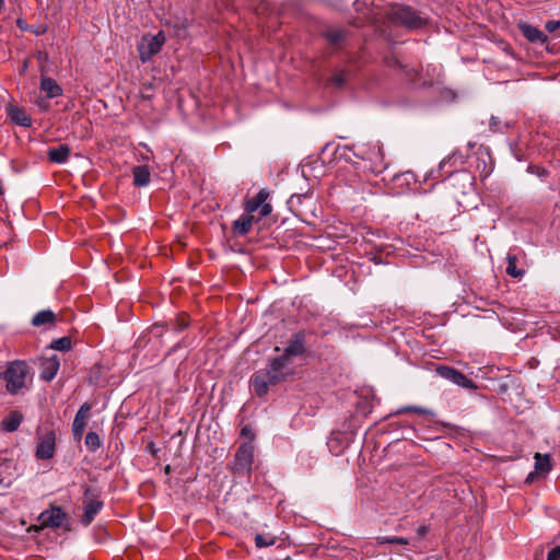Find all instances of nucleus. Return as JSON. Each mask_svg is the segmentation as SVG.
Masks as SVG:
<instances>
[{"label":"nucleus","mask_w":560,"mask_h":560,"mask_svg":"<svg viewBox=\"0 0 560 560\" xmlns=\"http://www.w3.org/2000/svg\"><path fill=\"white\" fill-rule=\"evenodd\" d=\"M165 472H166V474H170V472H171V466H170V465H167V466L165 467Z\"/></svg>","instance_id":"51"},{"label":"nucleus","mask_w":560,"mask_h":560,"mask_svg":"<svg viewBox=\"0 0 560 560\" xmlns=\"http://www.w3.org/2000/svg\"><path fill=\"white\" fill-rule=\"evenodd\" d=\"M57 434L51 425L38 428L36 431L35 457L38 460H47L55 456Z\"/></svg>","instance_id":"5"},{"label":"nucleus","mask_w":560,"mask_h":560,"mask_svg":"<svg viewBox=\"0 0 560 560\" xmlns=\"http://www.w3.org/2000/svg\"><path fill=\"white\" fill-rule=\"evenodd\" d=\"M325 36L330 44L338 45L343 39L345 33L341 30H330Z\"/></svg>","instance_id":"32"},{"label":"nucleus","mask_w":560,"mask_h":560,"mask_svg":"<svg viewBox=\"0 0 560 560\" xmlns=\"http://www.w3.org/2000/svg\"><path fill=\"white\" fill-rule=\"evenodd\" d=\"M104 502L100 500V491L92 487L84 490L83 509L84 513L81 523L89 526L95 518L96 514L103 509Z\"/></svg>","instance_id":"9"},{"label":"nucleus","mask_w":560,"mask_h":560,"mask_svg":"<svg viewBox=\"0 0 560 560\" xmlns=\"http://www.w3.org/2000/svg\"><path fill=\"white\" fill-rule=\"evenodd\" d=\"M388 20L408 30H421L428 24V18L421 12L406 4H394L387 12Z\"/></svg>","instance_id":"4"},{"label":"nucleus","mask_w":560,"mask_h":560,"mask_svg":"<svg viewBox=\"0 0 560 560\" xmlns=\"http://www.w3.org/2000/svg\"><path fill=\"white\" fill-rule=\"evenodd\" d=\"M376 544L377 545H386V544H389V545H408L409 541L407 538H404V537H397V536H393V537H385V536H382V537H376Z\"/></svg>","instance_id":"30"},{"label":"nucleus","mask_w":560,"mask_h":560,"mask_svg":"<svg viewBox=\"0 0 560 560\" xmlns=\"http://www.w3.org/2000/svg\"><path fill=\"white\" fill-rule=\"evenodd\" d=\"M560 559V546L552 548L547 556V560H559Z\"/></svg>","instance_id":"35"},{"label":"nucleus","mask_w":560,"mask_h":560,"mask_svg":"<svg viewBox=\"0 0 560 560\" xmlns=\"http://www.w3.org/2000/svg\"><path fill=\"white\" fill-rule=\"evenodd\" d=\"M92 409V404L84 402L78 410L73 423H72V434L75 441H80L83 436L84 429L86 425V420L90 417V412Z\"/></svg>","instance_id":"13"},{"label":"nucleus","mask_w":560,"mask_h":560,"mask_svg":"<svg viewBox=\"0 0 560 560\" xmlns=\"http://www.w3.org/2000/svg\"><path fill=\"white\" fill-rule=\"evenodd\" d=\"M3 380L5 381L8 393L18 395L27 389V383L32 381L31 368L25 361H12L3 371Z\"/></svg>","instance_id":"3"},{"label":"nucleus","mask_w":560,"mask_h":560,"mask_svg":"<svg viewBox=\"0 0 560 560\" xmlns=\"http://www.w3.org/2000/svg\"><path fill=\"white\" fill-rule=\"evenodd\" d=\"M521 142H513V144L511 145V150L513 151L515 158L518 160V161H522L523 160V156L520 155L517 152H516V149L518 147Z\"/></svg>","instance_id":"41"},{"label":"nucleus","mask_w":560,"mask_h":560,"mask_svg":"<svg viewBox=\"0 0 560 560\" xmlns=\"http://www.w3.org/2000/svg\"><path fill=\"white\" fill-rule=\"evenodd\" d=\"M43 529H45V527H39V523H38V524L31 525V526L28 527L27 532H30V533H31V532H36V533H38V532H40V530H43Z\"/></svg>","instance_id":"44"},{"label":"nucleus","mask_w":560,"mask_h":560,"mask_svg":"<svg viewBox=\"0 0 560 560\" xmlns=\"http://www.w3.org/2000/svg\"><path fill=\"white\" fill-rule=\"evenodd\" d=\"M546 30L549 32V33H552L555 31H557L558 28H560V21H548L545 25Z\"/></svg>","instance_id":"36"},{"label":"nucleus","mask_w":560,"mask_h":560,"mask_svg":"<svg viewBox=\"0 0 560 560\" xmlns=\"http://www.w3.org/2000/svg\"><path fill=\"white\" fill-rule=\"evenodd\" d=\"M270 194L267 189H260L256 196L246 200L245 202V211L254 213L259 209V219L269 215L272 211V207L267 202Z\"/></svg>","instance_id":"12"},{"label":"nucleus","mask_w":560,"mask_h":560,"mask_svg":"<svg viewBox=\"0 0 560 560\" xmlns=\"http://www.w3.org/2000/svg\"><path fill=\"white\" fill-rule=\"evenodd\" d=\"M49 347L54 350L66 352L72 349V339L69 336H65L52 340Z\"/></svg>","instance_id":"27"},{"label":"nucleus","mask_w":560,"mask_h":560,"mask_svg":"<svg viewBox=\"0 0 560 560\" xmlns=\"http://www.w3.org/2000/svg\"><path fill=\"white\" fill-rule=\"evenodd\" d=\"M518 28L521 30L524 37H526L532 43L545 44L548 40V37L544 32L528 23H520Z\"/></svg>","instance_id":"20"},{"label":"nucleus","mask_w":560,"mask_h":560,"mask_svg":"<svg viewBox=\"0 0 560 560\" xmlns=\"http://www.w3.org/2000/svg\"><path fill=\"white\" fill-rule=\"evenodd\" d=\"M506 389H508V386H506V385H502V386H501V390H502V392H505Z\"/></svg>","instance_id":"52"},{"label":"nucleus","mask_w":560,"mask_h":560,"mask_svg":"<svg viewBox=\"0 0 560 560\" xmlns=\"http://www.w3.org/2000/svg\"><path fill=\"white\" fill-rule=\"evenodd\" d=\"M458 175L464 182L468 183L469 185H471L472 183V177L467 173V172H456L455 170H450L446 172V177H450L452 175Z\"/></svg>","instance_id":"34"},{"label":"nucleus","mask_w":560,"mask_h":560,"mask_svg":"<svg viewBox=\"0 0 560 560\" xmlns=\"http://www.w3.org/2000/svg\"><path fill=\"white\" fill-rule=\"evenodd\" d=\"M140 145L147 151V153H143L141 151H139V156L140 159L142 160H149L150 159V155L149 154H152V151L148 148V145L143 142H140Z\"/></svg>","instance_id":"37"},{"label":"nucleus","mask_w":560,"mask_h":560,"mask_svg":"<svg viewBox=\"0 0 560 560\" xmlns=\"http://www.w3.org/2000/svg\"><path fill=\"white\" fill-rule=\"evenodd\" d=\"M38 106H40V107H43V108H46V107H47V105H46L43 101L38 102Z\"/></svg>","instance_id":"50"},{"label":"nucleus","mask_w":560,"mask_h":560,"mask_svg":"<svg viewBox=\"0 0 560 560\" xmlns=\"http://www.w3.org/2000/svg\"><path fill=\"white\" fill-rule=\"evenodd\" d=\"M254 463V447L250 444L244 443L240 445L235 455L234 462L231 466L232 474L238 477L249 476Z\"/></svg>","instance_id":"8"},{"label":"nucleus","mask_w":560,"mask_h":560,"mask_svg":"<svg viewBox=\"0 0 560 560\" xmlns=\"http://www.w3.org/2000/svg\"><path fill=\"white\" fill-rule=\"evenodd\" d=\"M254 540L255 546L260 549L275 545L276 537L271 535L257 534Z\"/></svg>","instance_id":"31"},{"label":"nucleus","mask_w":560,"mask_h":560,"mask_svg":"<svg viewBox=\"0 0 560 560\" xmlns=\"http://www.w3.org/2000/svg\"><path fill=\"white\" fill-rule=\"evenodd\" d=\"M343 77L341 74H337L332 78V82L334 84H336L337 86H341L343 84Z\"/></svg>","instance_id":"40"},{"label":"nucleus","mask_w":560,"mask_h":560,"mask_svg":"<svg viewBox=\"0 0 560 560\" xmlns=\"http://www.w3.org/2000/svg\"><path fill=\"white\" fill-rule=\"evenodd\" d=\"M338 144L339 143L336 142H326L320 152L322 160L324 162H337V160H334V148H336Z\"/></svg>","instance_id":"29"},{"label":"nucleus","mask_w":560,"mask_h":560,"mask_svg":"<svg viewBox=\"0 0 560 560\" xmlns=\"http://www.w3.org/2000/svg\"><path fill=\"white\" fill-rule=\"evenodd\" d=\"M68 514L60 506L50 505L49 509L43 511L37 521L39 522V527L45 528H60L68 530Z\"/></svg>","instance_id":"10"},{"label":"nucleus","mask_w":560,"mask_h":560,"mask_svg":"<svg viewBox=\"0 0 560 560\" xmlns=\"http://www.w3.org/2000/svg\"><path fill=\"white\" fill-rule=\"evenodd\" d=\"M36 35H42L46 32V28L45 27H38L36 30L33 31Z\"/></svg>","instance_id":"47"},{"label":"nucleus","mask_w":560,"mask_h":560,"mask_svg":"<svg viewBox=\"0 0 560 560\" xmlns=\"http://www.w3.org/2000/svg\"><path fill=\"white\" fill-rule=\"evenodd\" d=\"M241 434H242V435H250L252 438L254 436V434H252V432H250V429H248V428H246V427H244V428L242 429Z\"/></svg>","instance_id":"46"},{"label":"nucleus","mask_w":560,"mask_h":560,"mask_svg":"<svg viewBox=\"0 0 560 560\" xmlns=\"http://www.w3.org/2000/svg\"><path fill=\"white\" fill-rule=\"evenodd\" d=\"M534 459L535 470L538 474H547L551 470V458L549 454L536 453Z\"/></svg>","instance_id":"24"},{"label":"nucleus","mask_w":560,"mask_h":560,"mask_svg":"<svg viewBox=\"0 0 560 560\" xmlns=\"http://www.w3.org/2000/svg\"><path fill=\"white\" fill-rule=\"evenodd\" d=\"M166 42L163 31L156 34H145L138 44L139 58L142 62H148L153 56L159 54Z\"/></svg>","instance_id":"7"},{"label":"nucleus","mask_w":560,"mask_h":560,"mask_svg":"<svg viewBox=\"0 0 560 560\" xmlns=\"http://www.w3.org/2000/svg\"><path fill=\"white\" fill-rule=\"evenodd\" d=\"M3 378V372H0V380Z\"/></svg>","instance_id":"54"},{"label":"nucleus","mask_w":560,"mask_h":560,"mask_svg":"<svg viewBox=\"0 0 560 560\" xmlns=\"http://www.w3.org/2000/svg\"><path fill=\"white\" fill-rule=\"evenodd\" d=\"M92 409V404L84 402L78 410L73 423H72V434L75 441H80L83 436L84 429L86 425V420L90 417V412Z\"/></svg>","instance_id":"14"},{"label":"nucleus","mask_w":560,"mask_h":560,"mask_svg":"<svg viewBox=\"0 0 560 560\" xmlns=\"http://www.w3.org/2000/svg\"><path fill=\"white\" fill-rule=\"evenodd\" d=\"M433 177H434V179H440V180H442V178H440V176H433Z\"/></svg>","instance_id":"53"},{"label":"nucleus","mask_w":560,"mask_h":560,"mask_svg":"<svg viewBox=\"0 0 560 560\" xmlns=\"http://www.w3.org/2000/svg\"><path fill=\"white\" fill-rule=\"evenodd\" d=\"M306 331L299 330L293 334L284 348L283 353L269 361L268 368L256 371L250 377V386L256 396L265 397L270 386L278 385L285 381L287 373L284 369L291 363L292 357L303 355L305 348Z\"/></svg>","instance_id":"1"},{"label":"nucleus","mask_w":560,"mask_h":560,"mask_svg":"<svg viewBox=\"0 0 560 560\" xmlns=\"http://www.w3.org/2000/svg\"><path fill=\"white\" fill-rule=\"evenodd\" d=\"M258 219H255L254 213L244 212L237 220H235L232 224V231L235 235L244 236L246 235L253 226L254 222H257Z\"/></svg>","instance_id":"17"},{"label":"nucleus","mask_w":560,"mask_h":560,"mask_svg":"<svg viewBox=\"0 0 560 560\" xmlns=\"http://www.w3.org/2000/svg\"><path fill=\"white\" fill-rule=\"evenodd\" d=\"M133 185L144 187L150 183V170L147 165H137L132 167Z\"/></svg>","instance_id":"21"},{"label":"nucleus","mask_w":560,"mask_h":560,"mask_svg":"<svg viewBox=\"0 0 560 560\" xmlns=\"http://www.w3.org/2000/svg\"><path fill=\"white\" fill-rule=\"evenodd\" d=\"M24 416L19 410H12L5 418L0 422V429L3 432H14L19 429L23 422Z\"/></svg>","instance_id":"19"},{"label":"nucleus","mask_w":560,"mask_h":560,"mask_svg":"<svg viewBox=\"0 0 560 560\" xmlns=\"http://www.w3.org/2000/svg\"><path fill=\"white\" fill-rule=\"evenodd\" d=\"M498 124H499V122L497 121V119H495L494 117H492V118H491V120H490V127H491V129L497 130V129H498V127H497V126H498Z\"/></svg>","instance_id":"45"},{"label":"nucleus","mask_w":560,"mask_h":560,"mask_svg":"<svg viewBox=\"0 0 560 560\" xmlns=\"http://www.w3.org/2000/svg\"><path fill=\"white\" fill-rule=\"evenodd\" d=\"M537 475H538V472L536 470L533 471V472H529L528 476L526 477L525 482L526 483H532Z\"/></svg>","instance_id":"43"},{"label":"nucleus","mask_w":560,"mask_h":560,"mask_svg":"<svg viewBox=\"0 0 560 560\" xmlns=\"http://www.w3.org/2000/svg\"><path fill=\"white\" fill-rule=\"evenodd\" d=\"M85 445L91 452H95L102 446V441L96 432H89L85 435Z\"/></svg>","instance_id":"28"},{"label":"nucleus","mask_w":560,"mask_h":560,"mask_svg":"<svg viewBox=\"0 0 560 560\" xmlns=\"http://www.w3.org/2000/svg\"><path fill=\"white\" fill-rule=\"evenodd\" d=\"M5 113L10 120L15 125L22 127H30L32 124V118L26 112V109L14 103H10L7 105Z\"/></svg>","instance_id":"15"},{"label":"nucleus","mask_w":560,"mask_h":560,"mask_svg":"<svg viewBox=\"0 0 560 560\" xmlns=\"http://www.w3.org/2000/svg\"><path fill=\"white\" fill-rule=\"evenodd\" d=\"M508 260V267H506V273L513 278H521L524 275L523 269H518L517 264V257L515 255L509 254L506 257Z\"/></svg>","instance_id":"26"},{"label":"nucleus","mask_w":560,"mask_h":560,"mask_svg":"<svg viewBox=\"0 0 560 560\" xmlns=\"http://www.w3.org/2000/svg\"><path fill=\"white\" fill-rule=\"evenodd\" d=\"M430 530V527L427 526V525H421L420 527H418L417 529V535L420 537V538H423L427 536V534L429 533Z\"/></svg>","instance_id":"38"},{"label":"nucleus","mask_w":560,"mask_h":560,"mask_svg":"<svg viewBox=\"0 0 560 560\" xmlns=\"http://www.w3.org/2000/svg\"><path fill=\"white\" fill-rule=\"evenodd\" d=\"M539 176H544L547 174V171L545 168H539V172L537 173Z\"/></svg>","instance_id":"49"},{"label":"nucleus","mask_w":560,"mask_h":560,"mask_svg":"<svg viewBox=\"0 0 560 560\" xmlns=\"http://www.w3.org/2000/svg\"><path fill=\"white\" fill-rule=\"evenodd\" d=\"M435 372L439 376L447 380L466 389H477L478 386L472 380L468 378L464 373L456 370L453 366L440 364L435 368Z\"/></svg>","instance_id":"11"},{"label":"nucleus","mask_w":560,"mask_h":560,"mask_svg":"<svg viewBox=\"0 0 560 560\" xmlns=\"http://www.w3.org/2000/svg\"><path fill=\"white\" fill-rule=\"evenodd\" d=\"M397 413H417V415H433L431 410L419 406H407L397 411Z\"/></svg>","instance_id":"33"},{"label":"nucleus","mask_w":560,"mask_h":560,"mask_svg":"<svg viewBox=\"0 0 560 560\" xmlns=\"http://www.w3.org/2000/svg\"><path fill=\"white\" fill-rule=\"evenodd\" d=\"M40 91L46 94L48 98H54L62 93V89L51 78H42Z\"/></svg>","instance_id":"23"},{"label":"nucleus","mask_w":560,"mask_h":560,"mask_svg":"<svg viewBox=\"0 0 560 560\" xmlns=\"http://www.w3.org/2000/svg\"><path fill=\"white\" fill-rule=\"evenodd\" d=\"M369 150L364 142H352L348 144H338L334 148V160L345 161L357 164L360 160H366Z\"/></svg>","instance_id":"6"},{"label":"nucleus","mask_w":560,"mask_h":560,"mask_svg":"<svg viewBox=\"0 0 560 560\" xmlns=\"http://www.w3.org/2000/svg\"><path fill=\"white\" fill-rule=\"evenodd\" d=\"M56 314L50 310H43L37 312L32 318V325L34 327H40L44 325L54 326L56 324Z\"/></svg>","instance_id":"22"},{"label":"nucleus","mask_w":560,"mask_h":560,"mask_svg":"<svg viewBox=\"0 0 560 560\" xmlns=\"http://www.w3.org/2000/svg\"><path fill=\"white\" fill-rule=\"evenodd\" d=\"M189 326V316L187 314H179L175 320L166 323L164 327L166 330L180 332Z\"/></svg>","instance_id":"25"},{"label":"nucleus","mask_w":560,"mask_h":560,"mask_svg":"<svg viewBox=\"0 0 560 560\" xmlns=\"http://www.w3.org/2000/svg\"><path fill=\"white\" fill-rule=\"evenodd\" d=\"M534 560H544V549H542V547L538 548L535 551Z\"/></svg>","instance_id":"42"},{"label":"nucleus","mask_w":560,"mask_h":560,"mask_svg":"<svg viewBox=\"0 0 560 560\" xmlns=\"http://www.w3.org/2000/svg\"><path fill=\"white\" fill-rule=\"evenodd\" d=\"M46 154L50 163L63 164L68 161L71 154V148L68 144H60L55 148H49Z\"/></svg>","instance_id":"18"},{"label":"nucleus","mask_w":560,"mask_h":560,"mask_svg":"<svg viewBox=\"0 0 560 560\" xmlns=\"http://www.w3.org/2000/svg\"><path fill=\"white\" fill-rule=\"evenodd\" d=\"M59 366L60 361L57 355L43 359L40 362V378L45 382H50L57 375Z\"/></svg>","instance_id":"16"},{"label":"nucleus","mask_w":560,"mask_h":560,"mask_svg":"<svg viewBox=\"0 0 560 560\" xmlns=\"http://www.w3.org/2000/svg\"><path fill=\"white\" fill-rule=\"evenodd\" d=\"M16 26L21 30V31H30V26L28 24L26 23L25 20L23 19H18L16 20Z\"/></svg>","instance_id":"39"},{"label":"nucleus","mask_w":560,"mask_h":560,"mask_svg":"<svg viewBox=\"0 0 560 560\" xmlns=\"http://www.w3.org/2000/svg\"><path fill=\"white\" fill-rule=\"evenodd\" d=\"M470 159L476 160L477 168H480V163H482L483 172L486 174L490 172V170H487V159H491L489 149L483 144H478L477 142H467L464 148L456 150L441 161L438 173H441L446 165L454 167L463 166Z\"/></svg>","instance_id":"2"},{"label":"nucleus","mask_w":560,"mask_h":560,"mask_svg":"<svg viewBox=\"0 0 560 560\" xmlns=\"http://www.w3.org/2000/svg\"><path fill=\"white\" fill-rule=\"evenodd\" d=\"M388 65L389 66L395 65V66H398L399 68H401L400 62L396 58H392V61H388Z\"/></svg>","instance_id":"48"}]
</instances>
